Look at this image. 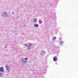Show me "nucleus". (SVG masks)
<instances>
[{
    "label": "nucleus",
    "mask_w": 78,
    "mask_h": 78,
    "mask_svg": "<svg viewBox=\"0 0 78 78\" xmlns=\"http://www.w3.org/2000/svg\"><path fill=\"white\" fill-rule=\"evenodd\" d=\"M2 76V73H0V77Z\"/></svg>",
    "instance_id": "nucleus-11"
},
{
    "label": "nucleus",
    "mask_w": 78,
    "mask_h": 78,
    "mask_svg": "<svg viewBox=\"0 0 78 78\" xmlns=\"http://www.w3.org/2000/svg\"><path fill=\"white\" fill-rule=\"evenodd\" d=\"M24 45L26 46V47H28V50H30V49H31V48H33V46H32V45H31V44H24Z\"/></svg>",
    "instance_id": "nucleus-1"
},
{
    "label": "nucleus",
    "mask_w": 78,
    "mask_h": 78,
    "mask_svg": "<svg viewBox=\"0 0 78 78\" xmlns=\"http://www.w3.org/2000/svg\"><path fill=\"white\" fill-rule=\"evenodd\" d=\"M22 61L23 63L24 64H26L27 63V61H25L24 59H23V58H22Z\"/></svg>",
    "instance_id": "nucleus-6"
},
{
    "label": "nucleus",
    "mask_w": 78,
    "mask_h": 78,
    "mask_svg": "<svg viewBox=\"0 0 78 78\" xmlns=\"http://www.w3.org/2000/svg\"><path fill=\"white\" fill-rule=\"evenodd\" d=\"M0 72H4V69H3V67L0 68Z\"/></svg>",
    "instance_id": "nucleus-4"
},
{
    "label": "nucleus",
    "mask_w": 78,
    "mask_h": 78,
    "mask_svg": "<svg viewBox=\"0 0 78 78\" xmlns=\"http://www.w3.org/2000/svg\"><path fill=\"white\" fill-rule=\"evenodd\" d=\"M56 39V37H54L53 38V40H55V39Z\"/></svg>",
    "instance_id": "nucleus-12"
},
{
    "label": "nucleus",
    "mask_w": 78,
    "mask_h": 78,
    "mask_svg": "<svg viewBox=\"0 0 78 78\" xmlns=\"http://www.w3.org/2000/svg\"><path fill=\"white\" fill-rule=\"evenodd\" d=\"M57 57L56 56L54 57L53 58L54 61H57Z\"/></svg>",
    "instance_id": "nucleus-5"
},
{
    "label": "nucleus",
    "mask_w": 78,
    "mask_h": 78,
    "mask_svg": "<svg viewBox=\"0 0 78 78\" xmlns=\"http://www.w3.org/2000/svg\"><path fill=\"white\" fill-rule=\"evenodd\" d=\"M27 58H25V59H24V60L25 61H27Z\"/></svg>",
    "instance_id": "nucleus-13"
},
{
    "label": "nucleus",
    "mask_w": 78,
    "mask_h": 78,
    "mask_svg": "<svg viewBox=\"0 0 78 78\" xmlns=\"http://www.w3.org/2000/svg\"><path fill=\"white\" fill-rule=\"evenodd\" d=\"M59 43L60 44H64V42L61 41L59 42Z\"/></svg>",
    "instance_id": "nucleus-10"
},
{
    "label": "nucleus",
    "mask_w": 78,
    "mask_h": 78,
    "mask_svg": "<svg viewBox=\"0 0 78 78\" xmlns=\"http://www.w3.org/2000/svg\"><path fill=\"white\" fill-rule=\"evenodd\" d=\"M5 67L6 68V70H8L9 72L10 71V69H10V66H9L6 65V66H5Z\"/></svg>",
    "instance_id": "nucleus-2"
},
{
    "label": "nucleus",
    "mask_w": 78,
    "mask_h": 78,
    "mask_svg": "<svg viewBox=\"0 0 78 78\" xmlns=\"http://www.w3.org/2000/svg\"><path fill=\"white\" fill-rule=\"evenodd\" d=\"M18 41H17V42H18Z\"/></svg>",
    "instance_id": "nucleus-15"
},
{
    "label": "nucleus",
    "mask_w": 78,
    "mask_h": 78,
    "mask_svg": "<svg viewBox=\"0 0 78 78\" xmlns=\"http://www.w3.org/2000/svg\"><path fill=\"white\" fill-rule=\"evenodd\" d=\"M34 23H36L37 22V19L35 18L34 19L33 21Z\"/></svg>",
    "instance_id": "nucleus-8"
},
{
    "label": "nucleus",
    "mask_w": 78,
    "mask_h": 78,
    "mask_svg": "<svg viewBox=\"0 0 78 78\" xmlns=\"http://www.w3.org/2000/svg\"><path fill=\"white\" fill-rule=\"evenodd\" d=\"M8 16V14L6 12H4L2 14V16L3 17H6Z\"/></svg>",
    "instance_id": "nucleus-3"
},
{
    "label": "nucleus",
    "mask_w": 78,
    "mask_h": 78,
    "mask_svg": "<svg viewBox=\"0 0 78 78\" xmlns=\"http://www.w3.org/2000/svg\"><path fill=\"white\" fill-rule=\"evenodd\" d=\"M12 14H14V12H13L12 13Z\"/></svg>",
    "instance_id": "nucleus-14"
},
{
    "label": "nucleus",
    "mask_w": 78,
    "mask_h": 78,
    "mask_svg": "<svg viewBox=\"0 0 78 78\" xmlns=\"http://www.w3.org/2000/svg\"><path fill=\"white\" fill-rule=\"evenodd\" d=\"M45 52L44 51H41V56H42V55H43L44 54H45Z\"/></svg>",
    "instance_id": "nucleus-7"
},
{
    "label": "nucleus",
    "mask_w": 78,
    "mask_h": 78,
    "mask_svg": "<svg viewBox=\"0 0 78 78\" xmlns=\"http://www.w3.org/2000/svg\"><path fill=\"white\" fill-rule=\"evenodd\" d=\"M35 27H39V24H35L34 25Z\"/></svg>",
    "instance_id": "nucleus-9"
}]
</instances>
